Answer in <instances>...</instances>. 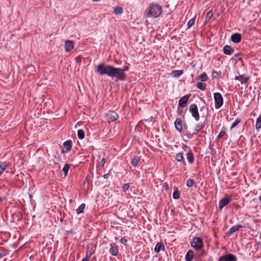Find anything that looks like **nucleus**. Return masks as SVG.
Returning <instances> with one entry per match:
<instances>
[{
    "label": "nucleus",
    "mask_w": 261,
    "mask_h": 261,
    "mask_svg": "<svg viewBox=\"0 0 261 261\" xmlns=\"http://www.w3.org/2000/svg\"><path fill=\"white\" fill-rule=\"evenodd\" d=\"M231 200V198L230 196L221 199L219 202V208L222 210L224 206L227 205Z\"/></svg>",
    "instance_id": "7"
},
{
    "label": "nucleus",
    "mask_w": 261,
    "mask_h": 261,
    "mask_svg": "<svg viewBox=\"0 0 261 261\" xmlns=\"http://www.w3.org/2000/svg\"><path fill=\"white\" fill-rule=\"evenodd\" d=\"M231 40L236 43H239L241 40V36L239 33H235L231 35Z\"/></svg>",
    "instance_id": "13"
},
{
    "label": "nucleus",
    "mask_w": 261,
    "mask_h": 261,
    "mask_svg": "<svg viewBox=\"0 0 261 261\" xmlns=\"http://www.w3.org/2000/svg\"><path fill=\"white\" fill-rule=\"evenodd\" d=\"M233 59H235L236 60L241 61L242 59V54H240L236 55L233 57Z\"/></svg>",
    "instance_id": "40"
},
{
    "label": "nucleus",
    "mask_w": 261,
    "mask_h": 261,
    "mask_svg": "<svg viewBox=\"0 0 261 261\" xmlns=\"http://www.w3.org/2000/svg\"><path fill=\"white\" fill-rule=\"evenodd\" d=\"M74 48L73 42L71 40H67L65 43V49L66 52H69Z\"/></svg>",
    "instance_id": "11"
},
{
    "label": "nucleus",
    "mask_w": 261,
    "mask_h": 261,
    "mask_svg": "<svg viewBox=\"0 0 261 261\" xmlns=\"http://www.w3.org/2000/svg\"><path fill=\"white\" fill-rule=\"evenodd\" d=\"M109 252L112 255L116 256L118 253L117 247L115 244H111Z\"/></svg>",
    "instance_id": "17"
},
{
    "label": "nucleus",
    "mask_w": 261,
    "mask_h": 261,
    "mask_svg": "<svg viewBox=\"0 0 261 261\" xmlns=\"http://www.w3.org/2000/svg\"><path fill=\"white\" fill-rule=\"evenodd\" d=\"M204 127V125L203 124L199 123L197 124L194 128V130L195 132V134L198 133L201 129L203 128Z\"/></svg>",
    "instance_id": "25"
},
{
    "label": "nucleus",
    "mask_w": 261,
    "mask_h": 261,
    "mask_svg": "<svg viewBox=\"0 0 261 261\" xmlns=\"http://www.w3.org/2000/svg\"><path fill=\"white\" fill-rule=\"evenodd\" d=\"M140 160V159L139 156H135L132 161V165L134 166H136Z\"/></svg>",
    "instance_id": "28"
},
{
    "label": "nucleus",
    "mask_w": 261,
    "mask_h": 261,
    "mask_svg": "<svg viewBox=\"0 0 261 261\" xmlns=\"http://www.w3.org/2000/svg\"><path fill=\"white\" fill-rule=\"evenodd\" d=\"M70 165L69 164H65L64 167L63 168V171L65 174V176H66L67 174L68 171L69 169Z\"/></svg>",
    "instance_id": "34"
},
{
    "label": "nucleus",
    "mask_w": 261,
    "mask_h": 261,
    "mask_svg": "<svg viewBox=\"0 0 261 261\" xmlns=\"http://www.w3.org/2000/svg\"><path fill=\"white\" fill-rule=\"evenodd\" d=\"M197 87L199 89H200L202 91H204V90H205V89L206 88V84L202 83L201 82H198L197 83Z\"/></svg>",
    "instance_id": "27"
},
{
    "label": "nucleus",
    "mask_w": 261,
    "mask_h": 261,
    "mask_svg": "<svg viewBox=\"0 0 261 261\" xmlns=\"http://www.w3.org/2000/svg\"><path fill=\"white\" fill-rule=\"evenodd\" d=\"M194 181L192 179H189L187 180L186 185L188 187H191L193 186Z\"/></svg>",
    "instance_id": "39"
},
{
    "label": "nucleus",
    "mask_w": 261,
    "mask_h": 261,
    "mask_svg": "<svg viewBox=\"0 0 261 261\" xmlns=\"http://www.w3.org/2000/svg\"><path fill=\"white\" fill-rule=\"evenodd\" d=\"M187 158L190 164H192L194 161V154L191 149L187 152Z\"/></svg>",
    "instance_id": "18"
},
{
    "label": "nucleus",
    "mask_w": 261,
    "mask_h": 261,
    "mask_svg": "<svg viewBox=\"0 0 261 261\" xmlns=\"http://www.w3.org/2000/svg\"><path fill=\"white\" fill-rule=\"evenodd\" d=\"M103 176L104 178L107 179L109 176V174L108 173H107V174H105Z\"/></svg>",
    "instance_id": "48"
},
{
    "label": "nucleus",
    "mask_w": 261,
    "mask_h": 261,
    "mask_svg": "<svg viewBox=\"0 0 261 261\" xmlns=\"http://www.w3.org/2000/svg\"><path fill=\"white\" fill-rule=\"evenodd\" d=\"M89 259H90L89 258H87V257L86 256L85 257L83 258L82 261H89Z\"/></svg>",
    "instance_id": "49"
},
{
    "label": "nucleus",
    "mask_w": 261,
    "mask_h": 261,
    "mask_svg": "<svg viewBox=\"0 0 261 261\" xmlns=\"http://www.w3.org/2000/svg\"><path fill=\"white\" fill-rule=\"evenodd\" d=\"M243 227V226L241 225L233 226L229 229V230L227 232V234H231L236 232L237 231L239 230L240 229L242 228Z\"/></svg>",
    "instance_id": "19"
},
{
    "label": "nucleus",
    "mask_w": 261,
    "mask_h": 261,
    "mask_svg": "<svg viewBox=\"0 0 261 261\" xmlns=\"http://www.w3.org/2000/svg\"><path fill=\"white\" fill-rule=\"evenodd\" d=\"M213 15V13L212 11H210L206 14V16L205 17V21L207 22L209 21V20L212 18V16Z\"/></svg>",
    "instance_id": "35"
},
{
    "label": "nucleus",
    "mask_w": 261,
    "mask_h": 261,
    "mask_svg": "<svg viewBox=\"0 0 261 261\" xmlns=\"http://www.w3.org/2000/svg\"><path fill=\"white\" fill-rule=\"evenodd\" d=\"M191 246L196 250H199L203 247V242L201 238L195 237L191 242Z\"/></svg>",
    "instance_id": "4"
},
{
    "label": "nucleus",
    "mask_w": 261,
    "mask_h": 261,
    "mask_svg": "<svg viewBox=\"0 0 261 261\" xmlns=\"http://www.w3.org/2000/svg\"><path fill=\"white\" fill-rule=\"evenodd\" d=\"M199 79L202 82H205L207 81L208 76L205 72H203L200 75Z\"/></svg>",
    "instance_id": "30"
},
{
    "label": "nucleus",
    "mask_w": 261,
    "mask_h": 261,
    "mask_svg": "<svg viewBox=\"0 0 261 261\" xmlns=\"http://www.w3.org/2000/svg\"><path fill=\"white\" fill-rule=\"evenodd\" d=\"M226 134V129L225 128H223V129L220 132L218 136V138L220 139L223 137Z\"/></svg>",
    "instance_id": "38"
},
{
    "label": "nucleus",
    "mask_w": 261,
    "mask_h": 261,
    "mask_svg": "<svg viewBox=\"0 0 261 261\" xmlns=\"http://www.w3.org/2000/svg\"><path fill=\"white\" fill-rule=\"evenodd\" d=\"M189 96L188 95H185L182 97L179 100V106L182 108L185 107L187 103V101L189 99Z\"/></svg>",
    "instance_id": "14"
},
{
    "label": "nucleus",
    "mask_w": 261,
    "mask_h": 261,
    "mask_svg": "<svg viewBox=\"0 0 261 261\" xmlns=\"http://www.w3.org/2000/svg\"><path fill=\"white\" fill-rule=\"evenodd\" d=\"M96 71L100 75H107L110 77H116L120 81H124L126 77L125 73H123L121 68H116L103 63L97 66Z\"/></svg>",
    "instance_id": "2"
},
{
    "label": "nucleus",
    "mask_w": 261,
    "mask_h": 261,
    "mask_svg": "<svg viewBox=\"0 0 261 261\" xmlns=\"http://www.w3.org/2000/svg\"><path fill=\"white\" fill-rule=\"evenodd\" d=\"M5 255L6 254L4 253V251H0V259L3 257L5 256Z\"/></svg>",
    "instance_id": "47"
},
{
    "label": "nucleus",
    "mask_w": 261,
    "mask_h": 261,
    "mask_svg": "<svg viewBox=\"0 0 261 261\" xmlns=\"http://www.w3.org/2000/svg\"><path fill=\"white\" fill-rule=\"evenodd\" d=\"M240 122V120L239 119L236 120V121L232 123V124L231 126V129L235 127Z\"/></svg>",
    "instance_id": "41"
},
{
    "label": "nucleus",
    "mask_w": 261,
    "mask_h": 261,
    "mask_svg": "<svg viewBox=\"0 0 261 261\" xmlns=\"http://www.w3.org/2000/svg\"><path fill=\"white\" fill-rule=\"evenodd\" d=\"M120 242L124 245H126L127 240L125 238H122L120 240Z\"/></svg>",
    "instance_id": "44"
},
{
    "label": "nucleus",
    "mask_w": 261,
    "mask_h": 261,
    "mask_svg": "<svg viewBox=\"0 0 261 261\" xmlns=\"http://www.w3.org/2000/svg\"><path fill=\"white\" fill-rule=\"evenodd\" d=\"M219 261H236V257L231 254H228L225 255L221 256L219 259Z\"/></svg>",
    "instance_id": "9"
},
{
    "label": "nucleus",
    "mask_w": 261,
    "mask_h": 261,
    "mask_svg": "<svg viewBox=\"0 0 261 261\" xmlns=\"http://www.w3.org/2000/svg\"><path fill=\"white\" fill-rule=\"evenodd\" d=\"M123 12V9L120 7H116L114 10V13L115 14L119 15H121Z\"/></svg>",
    "instance_id": "26"
},
{
    "label": "nucleus",
    "mask_w": 261,
    "mask_h": 261,
    "mask_svg": "<svg viewBox=\"0 0 261 261\" xmlns=\"http://www.w3.org/2000/svg\"><path fill=\"white\" fill-rule=\"evenodd\" d=\"M195 18H192L190 20H189L188 22V28H191L194 23L195 22Z\"/></svg>",
    "instance_id": "36"
},
{
    "label": "nucleus",
    "mask_w": 261,
    "mask_h": 261,
    "mask_svg": "<svg viewBox=\"0 0 261 261\" xmlns=\"http://www.w3.org/2000/svg\"><path fill=\"white\" fill-rule=\"evenodd\" d=\"M172 74L173 76L177 77L183 74V71L182 70H174L172 71Z\"/></svg>",
    "instance_id": "24"
},
{
    "label": "nucleus",
    "mask_w": 261,
    "mask_h": 261,
    "mask_svg": "<svg viewBox=\"0 0 261 261\" xmlns=\"http://www.w3.org/2000/svg\"><path fill=\"white\" fill-rule=\"evenodd\" d=\"M165 249V246L163 244V243L161 241L160 242H159L156 244L155 248H154V251L156 253H159L161 250H164Z\"/></svg>",
    "instance_id": "16"
},
{
    "label": "nucleus",
    "mask_w": 261,
    "mask_h": 261,
    "mask_svg": "<svg viewBox=\"0 0 261 261\" xmlns=\"http://www.w3.org/2000/svg\"><path fill=\"white\" fill-rule=\"evenodd\" d=\"M189 111L191 113L192 116L195 118L196 121H198L200 118L199 115L198 108L196 105L192 104L189 107Z\"/></svg>",
    "instance_id": "6"
},
{
    "label": "nucleus",
    "mask_w": 261,
    "mask_h": 261,
    "mask_svg": "<svg viewBox=\"0 0 261 261\" xmlns=\"http://www.w3.org/2000/svg\"><path fill=\"white\" fill-rule=\"evenodd\" d=\"M77 136L79 139H83L85 137V132L82 129H79L77 132Z\"/></svg>",
    "instance_id": "31"
},
{
    "label": "nucleus",
    "mask_w": 261,
    "mask_h": 261,
    "mask_svg": "<svg viewBox=\"0 0 261 261\" xmlns=\"http://www.w3.org/2000/svg\"><path fill=\"white\" fill-rule=\"evenodd\" d=\"M107 120L109 122L116 120L118 118V115L114 111H110L107 114Z\"/></svg>",
    "instance_id": "8"
},
{
    "label": "nucleus",
    "mask_w": 261,
    "mask_h": 261,
    "mask_svg": "<svg viewBox=\"0 0 261 261\" xmlns=\"http://www.w3.org/2000/svg\"><path fill=\"white\" fill-rule=\"evenodd\" d=\"M175 127L176 130L180 133L182 130V121L180 118H177L176 119L174 122Z\"/></svg>",
    "instance_id": "15"
},
{
    "label": "nucleus",
    "mask_w": 261,
    "mask_h": 261,
    "mask_svg": "<svg viewBox=\"0 0 261 261\" xmlns=\"http://www.w3.org/2000/svg\"><path fill=\"white\" fill-rule=\"evenodd\" d=\"M129 69L128 66H125L123 69H121V70L123 71V73H124L125 71H128Z\"/></svg>",
    "instance_id": "46"
},
{
    "label": "nucleus",
    "mask_w": 261,
    "mask_h": 261,
    "mask_svg": "<svg viewBox=\"0 0 261 261\" xmlns=\"http://www.w3.org/2000/svg\"><path fill=\"white\" fill-rule=\"evenodd\" d=\"M234 51V49L230 46L225 45L223 47L224 54L227 55H231Z\"/></svg>",
    "instance_id": "12"
},
{
    "label": "nucleus",
    "mask_w": 261,
    "mask_h": 261,
    "mask_svg": "<svg viewBox=\"0 0 261 261\" xmlns=\"http://www.w3.org/2000/svg\"><path fill=\"white\" fill-rule=\"evenodd\" d=\"M235 80L239 81L242 84H246L248 81L249 77L246 75H241L240 76H236Z\"/></svg>",
    "instance_id": "10"
},
{
    "label": "nucleus",
    "mask_w": 261,
    "mask_h": 261,
    "mask_svg": "<svg viewBox=\"0 0 261 261\" xmlns=\"http://www.w3.org/2000/svg\"><path fill=\"white\" fill-rule=\"evenodd\" d=\"M7 167V165L6 163H3L0 165V176L2 174L4 171Z\"/></svg>",
    "instance_id": "32"
},
{
    "label": "nucleus",
    "mask_w": 261,
    "mask_h": 261,
    "mask_svg": "<svg viewBox=\"0 0 261 261\" xmlns=\"http://www.w3.org/2000/svg\"><path fill=\"white\" fill-rule=\"evenodd\" d=\"M215 107L216 109H218L222 107L223 104V98L222 95L218 92L214 94Z\"/></svg>",
    "instance_id": "5"
},
{
    "label": "nucleus",
    "mask_w": 261,
    "mask_h": 261,
    "mask_svg": "<svg viewBox=\"0 0 261 261\" xmlns=\"http://www.w3.org/2000/svg\"><path fill=\"white\" fill-rule=\"evenodd\" d=\"M162 13V8L160 5L157 4H150L146 9L145 13L147 17L157 18Z\"/></svg>",
    "instance_id": "3"
},
{
    "label": "nucleus",
    "mask_w": 261,
    "mask_h": 261,
    "mask_svg": "<svg viewBox=\"0 0 261 261\" xmlns=\"http://www.w3.org/2000/svg\"><path fill=\"white\" fill-rule=\"evenodd\" d=\"M63 145L67 151H69L72 147V142L71 140H67L64 143Z\"/></svg>",
    "instance_id": "23"
},
{
    "label": "nucleus",
    "mask_w": 261,
    "mask_h": 261,
    "mask_svg": "<svg viewBox=\"0 0 261 261\" xmlns=\"http://www.w3.org/2000/svg\"><path fill=\"white\" fill-rule=\"evenodd\" d=\"M255 128L256 129H259L261 128V117H259L256 122Z\"/></svg>",
    "instance_id": "33"
},
{
    "label": "nucleus",
    "mask_w": 261,
    "mask_h": 261,
    "mask_svg": "<svg viewBox=\"0 0 261 261\" xmlns=\"http://www.w3.org/2000/svg\"><path fill=\"white\" fill-rule=\"evenodd\" d=\"M212 75L214 77L216 78L219 75V74L217 71L213 70L212 71Z\"/></svg>",
    "instance_id": "43"
},
{
    "label": "nucleus",
    "mask_w": 261,
    "mask_h": 261,
    "mask_svg": "<svg viewBox=\"0 0 261 261\" xmlns=\"http://www.w3.org/2000/svg\"><path fill=\"white\" fill-rule=\"evenodd\" d=\"M194 252L193 251L190 250H189L186 255V261H192L193 259Z\"/></svg>",
    "instance_id": "20"
},
{
    "label": "nucleus",
    "mask_w": 261,
    "mask_h": 261,
    "mask_svg": "<svg viewBox=\"0 0 261 261\" xmlns=\"http://www.w3.org/2000/svg\"><path fill=\"white\" fill-rule=\"evenodd\" d=\"M94 253V250L93 249L92 247L90 246H87V251L86 254V256L87 258H90L91 255Z\"/></svg>",
    "instance_id": "21"
},
{
    "label": "nucleus",
    "mask_w": 261,
    "mask_h": 261,
    "mask_svg": "<svg viewBox=\"0 0 261 261\" xmlns=\"http://www.w3.org/2000/svg\"><path fill=\"white\" fill-rule=\"evenodd\" d=\"M85 207V204L82 203V204H81L79 206V207L76 209L77 214H79L83 213Z\"/></svg>",
    "instance_id": "29"
},
{
    "label": "nucleus",
    "mask_w": 261,
    "mask_h": 261,
    "mask_svg": "<svg viewBox=\"0 0 261 261\" xmlns=\"http://www.w3.org/2000/svg\"><path fill=\"white\" fill-rule=\"evenodd\" d=\"M175 159L178 162H182L184 164H186V162L184 160L183 154L181 153H177L176 154Z\"/></svg>",
    "instance_id": "22"
},
{
    "label": "nucleus",
    "mask_w": 261,
    "mask_h": 261,
    "mask_svg": "<svg viewBox=\"0 0 261 261\" xmlns=\"http://www.w3.org/2000/svg\"><path fill=\"white\" fill-rule=\"evenodd\" d=\"M106 163V159L105 158H103L102 159V160H101L100 162V165L103 167L104 164H105Z\"/></svg>",
    "instance_id": "45"
},
{
    "label": "nucleus",
    "mask_w": 261,
    "mask_h": 261,
    "mask_svg": "<svg viewBox=\"0 0 261 261\" xmlns=\"http://www.w3.org/2000/svg\"><path fill=\"white\" fill-rule=\"evenodd\" d=\"M96 71L100 75H107L110 77H116L120 81H124L126 77L125 73H123L121 68H116L103 63L97 66Z\"/></svg>",
    "instance_id": "1"
},
{
    "label": "nucleus",
    "mask_w": 261,
    "mask_h": 261,
    "mask_svg": "<svg viewBox=\"0 0 261 261\" xmlns=\"http://www.w3.org/2000/svg\"><path fill=\"white\" fill-rule=\"evenodd\" d=\"M180 197V193L179 192L176 190L175 192H174L173 194V198L175 199H178Z\"/></svg>",
    "instance_id": "37"
},
{
    "label": "nucleus",
    "mask_w": 261,
    "mask_h": 261,
    "mask_svg": "<svg viewBox=\"0 0 261 261\" xmlns=\"http://www.w3.org/2000/svg\"><path fill=\"white\" fill-rule=\"evenodd\" d=\"M122 188L123 191H125L129 188V185L128 184H125L123 185Z\"/></svg>",
    "instance_id": "42"
}]
</instances>
